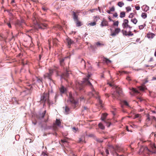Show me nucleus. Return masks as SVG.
<instances>
[{"mask_svg": "<svg viewBox=\"0 0 156 156\" xmlns=\"http://www.w3.org/2000/svg\"><path fill=\"white\" fill-rule=\"evenodd\" d=\"M90 77V75L88 74L86 77L83 79L82 81V84L83 85H86L91 88L92 91L88 93V95L90 97H94L96 98L97 99L100 105L102 107V101L100 99L98 92L95 91L92 85L89 80Z\"/></svg>", "mask_w": 156, "mask_h": 156, "instance_id": "1", "label": "nucleus"}, {"mask_svg": "<svg viewBox=\"0 0 156 156\" xmlns=\"http://www.w3.org/2000/svg\"><path fill=\"white\" fill-rule=\"evenodd\" d=\"M122 95V92L121 88L116 87V90L112 94V97L114 99L120 100Z\"/></svg>", "mask_w": 156, "mask_h": 156, "instance_id": "2", "label": "nucleus"}, {"mask_svg": "<svg viewBox=\"0 0 156 156\" xmlns=\"http://www.w3.org/2000/svg\"><path fill=\"white\" fill-rule=\"evenodd\" d=\"M153 151H151V150L149 149V148L147 147H144L143 146H141L140 148L139 151V153L140 154H142L143 152H144L148 154H153L156 153V151L155 150L154 147H153L152 148Z\"/></svg>", "mask_w": 156, "mask_h": 156, "instance_id": "3", "label": "nucleus"}, {"mask_svg": "<svg viewBox=\"0 0 156 156\" xmlns=\"http://www.w3.org/2000/svg\"><path fill=\"white\" fill-rule=\"evenodd\" d=\"M107 115V114L106 113H103L102 115L101 118V120L103 121L106 126L108 127L111 124V122L108 120H105V119Z\"/></svg>", "mask_w": 156, "mask_h": 156, "instance_id": "4", "label": "nucleus"}, {"mask_svg": "<svg viewBox=\"0 0 156 156\" xmlns=\"http://www.w3.org/2000/svg\"><path fill=\"white\" fill-rule=\"evenodd\" d=\"M69 100L72 104V106L74 108L76 107V105L78 103V101L75 100L73 98L72 94H69Z\"/></svg>", "mask_w": 156, "mask_h": 156, "instance_id": "5", "label": "nucleus"}, {"mask_svg": "<svg viewBox=\"0 0 156 156\" xmlns=\"http://www.w3.org/2000/svg\"><path fill=\"white\" fill-rule=\"evenodd\" d=\"M48 99V94L45 93L41 97V100L40 101L41 103L45 102L46 99H47V102L48 103V104H49Z\"/></svg>", "mask_w": 156, "mask_h": 156, "instance_id": "6", "label": "nucleus"}, {"mask_svg": "<svg viewBox=\"0 0 156 156\" xmlns=\"http://www.w3.org/2000/svg\"><path fill=\"white\" fill-rule=\"evenodd\" d=\"M130 90L131 91H130L129 93L131 95H133L134 94H138L139 93L138 90H137L136 88L132 87L131 88H130Z\"/></svg>", "mask_w": 156, "mask_h": 156, "instance_id": "7", "label": "nucleus"}, {"mask_svg": "<svg viewBox=\"0 0 156 156\" xmlns=\"http://www.w3.org/2000/svg\"><path fill=\"white\" fill-rule=\"evenodd\" d=\"M120 31V29L119 28H115V29L114 32H112L110 35L112 36H115L119 33Z\"/></svg>", "mask_w": 156, "mask_h": 156, "instance_id": "8", "label": "nucleus"}, {"mask_svg": "<svg viewBox=\"0 0 156 156\" xmlns=\"http://www.w3.org/2000/svg\"><path fill=\"white\" fill-rule=\"evenodd\" d=\"M128 20L127 19H124L123 23L122 24V26L124 28H128Z\"/></svg>", "mask_w": 156, "mask_h": 156, "instance_id": "9", "label": "nucleus"}, {"mask_svg": "<svg viewBox=\"0 0 156 156\" xmlns=\"http://www.w3.org/2000/svg\"><path fill=\"white\" fill-rule=\"evenodd\" d=\"M108 22L105 20H103L101 23L100 26L101 27H103L104 26H108Z\"/></svg>", "mask_w": 156, "mask_h": 156, "instance_id": "10", "label": "nucleus"}, {"mask_svg": "<svg viewBox=\"0 0 156 156\" xmlns=\"http://www.w3.org/2000/svg\"><path fill=\"white\" fill-rule=\"evenodd\" d=\"M37 85L38 87H42V82L41 80L40 79H37L36 82Z\"/></svg>", "mask_w": 156, "mask_h": 156, "instance_id": "11", "label": "nucleus"}, {"mask_svg": "<svg viewBox=\"0 0 156 156\" xmlns=\"http://www.w3.org/2000/svg\"><path fill=\"white\" fill-rule=\"evenodd\" d=\"M46 113V111H44L42 113H40L37 115V118L40 119H42L43 118L44 116Z\"/></svg>", "mask_w": 156, "mask_h": 156, "instance_id": "12", "label": "nucleus"}, {"mask_svg": "<svg viewBox=\"0 0 156 156\" xmlns=\"http://www.w3.org/2000/svg\"><path fill=\"white\" fill-rule=\"evenodd\" d=\"M66 41L69 48H70L69 46L73 43V41L71 39L69 38H67Z\"/></svg>", "mask_w": 156, "mask_h": 156, "instance_id": "13", "label": "nucleus"}, {"mask_svg": "<svg viewBox=\"0 0 156 156\" xmlns=\"http://www.w3.org/2000/svg\"><path fill=\"white\" fill-rule=\"evenodd\" d=\"M61 122L59 119H56V121L55 123H53V127H55V126L57 125L58 126H59L60 125Z\"/></svg>", "mask_w": 156, "mask_h": 156, "instance_id": "14", "label": "nucleus"}, {"mask_svg": "<svg viewBox=\"0 0 156 156\" xmlns=\"http://www.w3.org/2000/svg\"><path fill=\"white\" fill-rule=\"evenodd\" d=\"M73 18L74 21H77V20H78V16L76 14V13L75 12L73 11Z\"/></svg>", "mask_w": 156, "mask_h": 156, "instance_id": "15", "label": "nucleus"}, {"mask_svg": "<svg viewBox=\"0 0 156 156\" xmlns=\"http://www.w3.org/2000/svg\"><path fill=\"white\" fill-rule=\"evenodd\" d=\"M48 24L46 23H44L42 25V26L37 24L38 28V29H45L47 28Z\"/></svg>", "mask_w": 156, "mask_h": 156, "instance_id": "16", "label": "nucleus"}, {"mask_svg": "<svg viewBox=\"0 0 156 156\" xmlns=\"http://www.w3.org/2000/svg\"><path fill=\"white\" fill-rule=\"evenodd\" d=\"M155 35L153 33L149 32L147 34V37L148 38H153Z\"/></svg>", "mask_w": 156, "mask_h": 156, "instance_id": "17", "label": "nucleus"}, {"mask_svg": "<svg viewBox=\"0 0 156 156\" xmlns=\"http://www.w3.org/2000/svg\"><path fill=\"white\" fill-rule=\"evenodd\" d=\"M66 90L63 86L62 85L60 88V90L61 93L63 94L65 93Z\"/></svg>", "mask_w": 156, "mask_h": 156, "instance_id": "18", "label": "nucleus"}, {"mask_svg": "<svg viewBox=\"0 0 156 156\" xmlns=\"http://www.w3.org/2000/svg\"><path fill=\"white\" fill-rule=\"evenodd\" d=\"M71 112L70 108L67 106L65 107V114L67 115Z\"/></svg>", "mask_w": 156, "mask_h": 156, "instance_id": "19", "label": "nucleus"}, {"mask_svg": "<svg viewBox=\"0 0 156 156\" xmlns=\"http://www.w3.org/2000/svg\"><path fill=\"white\" fill-rule=\"evenodd\" d=\"M151 119L152 121H155L156 120V118L154 116H152L151 117V118H150L149 116H147V120L149 121Z\"/></svg>", "mask_w": 156, "mask_h": 156, "instance_id": "20", "label": "nucleus"}, {"mask_svg": "<svg viewBox=\"0 0 156 156\" xmlns=\"http://www.w3.org/2000/svg\"><path fill=\"white\" fill-rule=\"evenodd\" d=\"M75 22L77 27H80L81 26V22L79 20H78L77 21H75Z\"/></svg>", "mask_w": 156, "mask_h": 156, "instance_id": "21", "label": "nucleus"}, {"mask_svg": "<svg viewBox=\"0 0 156 156\" xmlns=\"http://www.w3.org/2000/svg\"><path fill=\"white\" fill-rule=\"evenodd\" d=\"M98 126L102 130L104 129L105 128L104 126L101 123H100L98 124Z\"/></svg>", "mask_w": 156, "mask_h": 156, "instance_id": "22", "label": "nucleus"}, {"mask_svg": "<svg viewBox=\"0 0 156 156\" xmlns=\"http://www.w3.org/2000/svg\"><path fill=\"white\" fill-rule=\"evenodd\" d=\"M125 16V12H120V17L121 18H122Z\"/></svg>", "mask_w": 156, "mask_h": 156, "instance_id": "23", "label": "nucleus"}, {"mask_svg": "<svg viewBox=\"0 0 156 156\" xmlns=\"http://www.w3.org/2000/svg\"><path fill=\"white\" fill-rule=\"evenodd\" d=\"M124 3L122 2H119L118 3V5L120 7H122L124 5Z\"/></svg>", "mask_w": 156, "mask_h": 156, "instance_id": "24", "label": "nucleus"}, {"mask_svg": "<svg viewBox=\"0 0 156 156\" xmlns=\"http://www.w3.org/2000/svg\"><path fill=\"white\" fill-rule=\"evenodd\" d=\"M143 7H144L145 6L144 8V12H147L148 10H149V7L147 6V5H145V6H143Z\"/></svg>", "mask_w": 156, "mask_h": 156, "instance_id": "25", "label": "nucleus"}, {"mask_svg": "<svg viewBox=\"0 0 156 156\" xmlns=\"http://www.w3.org/2000/svg\"><path fill=\"white\" fill-rule=\"evenodd\" d=\"M131 21L135 24H136L137 22V20L135 18L131 19Z\"/></svg>", "mask_w": 156, "mask_h": 156, "instance_id": "26", "label": "nucleus"}, {"mask_svg": "<svg viewBox=\"0 0 156 156\" xmlns=\"http://www.w3.org/2000/svg\"><path fill=\"white\" fill-rule=\"evenodd\" d=\"M141 16L143 18L145 19L147 17V14L145 12H143L141 14Z\"/></svg>", "mask_w": 156, "mask_h": 156, "instance_id": "27", "label": "nucleus"}, {"mask_svg": "<svg viewBox=\"0 0 156 156\" xmlns=\"http://www.w3.org/2000/svg\"><path fill=\"white\" fill-rule=\"evenodd\" d=\"M122 103L123 104L126 106L129 107H130V106H129L128 103L127 102V101L126 100H123L122 101Z\"/></svg>", "mask_w": 156, "mask_h": 156, "instance_id": "28", "label": "nucleus"}, {"mask_svg": "<svg viewBox=\"0 0 156 156\" xmlns=\"http://www.w3.org/2000/svg\"><path fill=\"white\" fill-rule=\"evenodd\" d=\"M139 89L141 91H144L146 89V87L140 86L139 87Z\"/></svg>", "mask_w": 156, "mask_h": 156, "instance_id": "29", "label": "nucleus"}, {"mask_svg": "<svg viewBox=\"0 0 156 156\" xmlns=\"http://www.w3.org/2000/svg\"><path fill=\"white\" fill-rule=\"evenodd\" d=\"M108 146L109 147V149H110V150H115L114 147V146L113 145H112L109 144V145H108Z\"/></svg>", "mask_w": 156, "mask_h": 156, "instance_id": "30", "label": "nucleus"}, {"mask_svg": "<svg viewBox=\"0 0 156 156\" xmlns=\"http://www.w3.org/2000/svg\"><path fill=\"white\" fill-rule=\"evenodd\" d=\"M44 77L45 79L49 80V73H47L44 75Z\"/></svg>", "mask_w": 156, "mask_h": 156, "instance_id": "31", "label": "nucleus"}, {"mask_svg": "<svg viewBox=\"0 0 156 156\" xmlns=\"http://www.w3.org/2000/svg\"><path fill=\"white\" fill-rule=\"evenodd\" d=\"M73 131L74 132L76 133L78 130V128H76L75 127L72 128Z\"/></svg>", "mask_w": 156, "mask_h": 156, "instance_id": "32", "label": "nucleus"}, {"mask_svg": "<svg viewBox=\"0 0 156 156\" xmlns=\"http://www.w3.org/2000/svg\"><path fill=\"white\" fill-rule=\"evenodd\" d=\"M119 22L118 21H117L114 22L113 25L114 26H115L118 27L119 25Z\"/></svg>", "mask_w": 156, "mask_h": 156, "instance_id": "33", "label": "nucleus"}, {"mask_svg": "<svg viewBox=\"0 0 156 156\" xmlns=\"http://www.w3.org/2000/svg\"><path fill=\"white\" fill-rule=\"evenodd\" d=\"M19 25L21 26L23 24H25L24 21L23 20H21L20 22L18 23Z\"/></svg>", "mask_w": 156, "mask_h": 156, "instance_id": "34", "label": "nucleus"}, {"mask_svg": "<svg viewBox=\"0 0 156 156\" xmlns=\"http://www.w3.org/2000/svg\"><path fill=\"white\" fill-rule=\"evenodd\" d=\"M122 32L123 33V34L124 35H125L126 36H127L128 35L127 34H128V33H127V32L126 30H122Z\"/></svg>", "mask_w": 156, "mask_h": 156, "instance_id": "35", "label": "nucleus"}, {"mask_svg": "<svg viewBox=\"0 0 156 156\" xmlns=\"http://www.w3.org/2000/svg\"><path fill=\"white\" fill-rule=\"evenodd\" d=\"M145 26H146L145 24L140 25L139 26V29L140 30H142V29H143Z\"/></svg>", "mask_w": 156, "mask_h": 156, "instance_id": "36", "label": "nucleus"}, {"mask_svg": "<svg viewBox=\"0 0 156 156\" xmlns=\"http://www.w3.org/2000/svg\"><path fill=\"white\" fill-rule=\"evenodd\" d=\"M56 28L60 30H61L62 29V27L59 25H57L56 27Z\"/></svg>", "mask_w": 156, "mask_h": 156, "instance_id": "37", "label": "nucleus"}, {"mask_svg": "<svg viewBox=\"0 0 156 156\" xmlns=\"http://www.w3.org/2000/svg\"><path fill=\"white\" fill-rule=\"evenodd\" d=\"M126 9L127 12L130 11L131 10V8L130 6H128L126 8Z\"/></svg>", "mask_w": 156, "mask_h": 156, "instance_id": "38", "label": "nucleus"}, {"mask_svg": "<svg viewBox=\"0 0 156 156\" xmlns=\"http://www.w3.org/2000/svg\"><path fill=\"white\" fill-rule=\"evenodd\" d=\"M154 147L155 148V150H156V147L154 146V145H151V146L150 148V149H150L151 150V151H153V150L152 149V148L153 149V147Z\"/></svg>", "mask_w": 156, "mask_h": 156, "instance_id": "39", "label": "nucleus"}, {"mask_svg": "<svg viewBox=\"0 0 156 156\" xmlns=\"http://www.w3.org/2000/svg\"><path fill=\"white\" fill-rule=\"evenodd\" d=\"M96 22H91L90 23H89V24L91 26H95V25H96Z\"/></svg>", "mask_w": 156, "mask_h": 156, "instance_id": "40", "label": "nucleus"}, {"mask_svg": "<svg viewBox=\"0 0 156 156\" xmlns=\"http://www.w3.org/2000/svg\"><path fill=\"white\" fill-rule=\"evenodd\" d=\"M110 11H111V12L114 11L115 10V8L114 6H112V8H110Z\"/></svg>", "mask_w": 156, "mask_h": 156, "instance_id": "41", "label": "nucleus"}, {"mask_svg": "<svg viewBox=\"0 0 156 156\" xmlns=\"http://www.w3.org/2000/svg\"><path fill=\"white\" fill-rule=\"evenodd\" d=\"M134 15V13H131L129 14V18H132L133 16Z\"/></svg>", "mask_w": 156, "mask_h": 156, "instance_id": "42", "label": "nucleus"}, {"mask_svg": "<svg viewBox=\"0 0 156 156\" xmlns=\"http://www.w3.org/2000/svg\"><path fill=\"white\" fill-rule=\"evenodd\" d=\"M105 62H106L107 64H108V63H110L111 62V60H110L108 59H106Z\"/></svg>", "mask_w": 156, "mask_h": 156, "instance_id": "43", "label": "nucleus"}, {"mask_svg": "<svg viewBox=\"0 0 156 156\" xmlns=\"http://www.w3.org/2000/svg\"><path fill=\"white\" fill-rule=\"evenodd\" d=\"M96 45L97 46H99V45L100 46V45H104L103 44L100 43L99 42H98L96 43Z\"/></svg>", "mask_w": 156, "mask_h": 156, "instance_id": "44", "label": "nucleus"}, {"mask_svg": "<svg viewBox=\"0 0 156 156\" xmlns=\"http://www.w3.org/2000/svg\"><path fill=\"white\" fill-rule=\"evenodd\" d=\"M97 141L100 143H101L103 142V140L101 139H97Z\"/></svg>", "mask_w": 156, "mask_h": 156, "instance_id": "45", "label": "nucleus"}, {"mask_svg": "<svg viewBox=\"0 0 156 156\" xmlns=\"http://www.w3.org/2000/svg\"><path fill=\"white\" fill-rule=\"evenodd\" d=\"M77 89L80 90H81L83 89V87L82 86H80L79 87H77Z\"/></svg>", "mask_w": 156, "mask_h": 156, "instance_id": "46", "label": "nucleus"}, {"mask_svg": "<svg viewBox=\"0 0 156 156\" xmlns=\"http://www.w3.org/2000/svg\"><path fill=\"white\" fill-rule=\"evenodd\" d=\"M83 109L82 110V111H83L84 110H87L88 109V108L86 106H83Z\"/></svg>", "mask_w": 156, "mask_h": 156, "instance_id": "47", "label": "nucleus"}, {"mask_svg": "<svg viewBox=\"0 0 156 156\" xmlns=\"http://www.w3.org/2000/svg\"><path fill=\"white\" fill-rule=\"evenodd\" d=\"M53 71H54V70H51L50 69H49V76L51 74V73H53Z\"/></svg>", "mask_w": 156, "mask_h": 156, "instance_id": "48", "label": "nucleus"}, {"mask_svg": "<svg viewBox=\"0 0 156 156\" xmlns=\"http://www.w3.org/2000/svg\"><path fill=\"white\" fill-rule=\"evenodd\" d=\"M118 15L117 13V12H115L113 15V16L115 17H118Z\"/></svg>", "mask_w": 156, "mask_h": 156, "instance_id": "49", "label": "nucleus"}, {"mask_svg": "<svg viewBox=\"0 0 156 156\" xmlns=\"http://www.w3.org/2000/svg\"><path fill=\"white\" fill-rule=\"evenodd\" d=\"M61 141L63 143H64L67 142V140L66 139L61 140Z\"/></svg>", "mask_w": 156, "mask_h": 156, "instance_id": "50", "label": "nucleus"}, {"mask_svg": "<svg viewBox=\"0 0 156 156\" xmlns=\"http://www.w3.org/2000/svg\"><path fill=\"white\" fill-rule=\"evenodd\" d=\"M135 8L136 10H139L140 9V7L139 6H135Z\"/></svg>", "mask_w": 156, "mask_h": 156, "instance_id": "51", "label": "nucleus"}, {"mask_svg": "<svg viewBox=\"0 0 156 156\" xmlns=\"http://www.w3.org/2000/svg\"><path fill=\"white\" fill-rule=\"evenodd\" d=\"M128 27L130 29V30L129 31V33H131V32L130 31V30L132 28V27L128 25Z\"/></svg>", "mask_w": 156, "mask_h": 156, "instance_id": "52", "label": "nucleus"}, {"mask_svg": "<svg viewBox=\"0 0 156 156\" xmlns=\"http://www.w3.org/2000/svg\"><path fill=\"white\" fill-rule=\"evenodd\" d=\"M127 36H132L133 35V34L130 33H129L128 34H127Z\"/></svg>", "mask_w": 156, "mask_h": 156, "instance_id": "53", "label": "nucleus"}, {"mask_svg": "<svg viewBox=\"0 0 156 156\" xmlns=\"http://www.w3.org/2000/svg\"><path fill=\"white\" fill-rule=\"evenodd\" d=\"M106 154H107V155H108L109 154V151L107 149H106Z\"/></svg>", "mask_w": 156, "mask_h": 156, "instance_id": "54", "label": "nucleus"}, {"mask_svg": "<svg viewBox=\"0 0 156 156\" xmlns=\"http://www.w3.org/2000/svg\"><path fill=\"white\" fill-rule=\"evenodd\" d=\"M153 61V58L151 57L150 58L149 62H151Z\"/></svg>", "mask_w": 156, "mask_h": 156, "instance_id": "55", "label": "nucleus"}, {"mask_svg": "<svg viewBox=\"0 0 156 156\" xmlns=\"http://www.w3.org/2000/svg\"><path fill=\"white\" fill-rule=\"evenodd\" d=\"M7 24L9 28H11V25L9 23H7Z\"/></svg>", "mask_w": 156, "mask_h": 156, "instance_id": "56", "label": "nucleus"}, {"mask_svg": "<svg viewBox=\"0 0 156 156\" xmlns=\"http://www.w3.org/2000/svg\"><path fill=\"white\" fill-rule=\"evenodd\" d=\"M140 115L139 114H136L135 115V118H137L139 117Z\"/></svg>", "mask_w": 156, "mask_h": 156, "instance_id": "57", "label": "nucleus"}, {"mask_svg": "<svg viewBox=\"0 0 156 156\" xmlns=\"http://www.w3.org/2000/svg\"><path fill=\"white\" fill-rule=\"evenodd\" d=\"M108 18L109 20V21H112V22H114V21L112 20L110 18V16H109L108 17Z\"/></svg>", "mask_w": 156, "mask_h": 156, "instance_id": "58", "label": "nucleus"}, {"mask_svg": "<svg viewBox=\"0 0 156 156\" xmlns=\"http://www.w3.org/2000/svg\"><path fill=\"white\" fill-rule=\"evenodd\" d=\"M64 59L63 58H62V59L60 60V63H62L64 61Z\"/></svg>", "mask_w": 156, "mask_h": 156, "instance_id": "59", "label": "nucleus"}, {"mask_svg": "<svg viewBox=\"0 0 156 156\" xmlns=\"http://www.w3.org/2000/svg\"><path fill=\"white\" fill-rule=\"evenodd\" d=\"M26 140H28V141H30L29 142V143H30V142H32V141H31V139H26Z\"/></svg>", "mask_w": 156, "mask_h": 156, "instance_id": "60", "label": "nucleus"}, {"mask_svg": "<svg viewBox=\"0 0 156 156\" xmlns=\"http://www.w3.org/2000/svg\"><path fill=\"white\" fill-rule=\"evenodd\" d=\"M83 141V140L82 138H80L79 139V142L80 143Z\"/></svg>", "mask_w": 156, "mask_h": 156, "instance_id": "61", "label": "nucleus"}, {"mask_svg": "<svg viewBox=\"0 0 156 156\" xmlns=\"http://www.w3.org/2000/svg\"><path fill=\"white\" fill-rule=\"evenodd\" d=\"M111 11L110 10H107L106 12L108 13V14H111V13L110 12Z\"/></svg>", "mask_w": 156, "mask_h": 156, "instance_id": "62", "label": "nucleus"}, {"mask_svg": "<svg viewBox=\"0 0 156 156\" xmlns=\"http://www.w3.org/2000/svg\"><path fill=\"white\" fill-rule=\"evenodd\" d=\"M152 80H156V77H153L152 78Z\"/></svg>", "mask_w": 156, "mask_h": 156, "instance_id": "63", "label": "nucleus"}, {"mask_svg": "<svg viewBox=\"0 0 156 156\" xmlns=\"http://www.w3.org/2000/svg\"><path fill=\"white\" fill-rule=\"evenodd\" d=\"M126 79H127V80H131V79H130V77H128V76L127 77Z\"/></svg>", "mask_w": 156, "mask_h": 156, "instance_id": "64", "label": "nucleus"}]
</instances>
